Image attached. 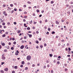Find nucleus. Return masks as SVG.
<instances>
[{"instance_id": "obj_51", "label": "nucleus", "mask_w": 73, "mask_h": 73, "mask_svg": "<svg viewBox=\"0 0 73 73\" xmlns=\"http://www.w3.org/2000/svg\"><path fill=\"white\" fill-rule=\"evenodd\" d=\"M56 60H54L53 61V62H54V63H56Z\"/></svg>"}, {"instance_id": "obj_50", "label": "nucleus", "mask_w": 73, "mask_h": 73, "mask_svg": "<svg viewBox=\"0 0 73 73\" xmlns=\"http://www.w3.org/2000/svg\"><path fill=\"white\" fill-rule=\"evenodd\" d=\"M50 57H52V54H50Z\"/></svg>"}, {"instance_id": "obj_20", "label": "nucleus", "mask_w": 73, "mask_h": 73, "mask_svg": "<svg viewBox=\"0 0 73 73\" xmlns=\"http://www.w3.org/2000/svg\"><path fill=\"white\" fill-rule=\"evenodd\" d=\"M36 12H37L38 13V12H40V11H39V10H36Z\"/></svg>"}, {"instance_id": "obj_52", "label": "nucleus", "mask_w": 73, "mask_h": 73, "mask_svg": "<svg viewBox=\"0 0 73 73\" xmlns=\"http://www.w3.org/2000/svg\"><path fill=\"white\" fill-rule=\"evenodd\" d=\"M70 50H71V49H70V48L69 47L68 48V50L69 51H70Z\"/></svg>"}, {"instance_id": "obj_16", "label": "nucleus", "mask_w": 73, "mask_h": 73, "mask_svg": "<svg viewBox=\"0 0 73 73\" xmlns=\"http://www.w3.org/2000/svg\"><path fill=\"white\" fill-rule=\"evenodd\" d=\"M13 44L15 45H16V42L15 41L14 42H13Z\"/></svg>"}, {"instance_id": "obj_9", "label": "nucleus", "mask_w": 73, "mask_h": 73, "mask_svg": "<svg viewBox=\"0 0 73 73\" xmlns=\"http://www.w3.org/2000/svg\"><path fill=\"white\" fill-rule=\"evenodd\" d=\"M15 54L16 55V56H18L19 54L17 52H16L15 53Z\"/></svg>"}, {"instance_id": "obj_61", "label": "nucleus", "mask_w": 73, "mask_h": 73, "mask_svg": "<svg viewBox=\"0 0 73 73\" xmlns=\"http://www.w3.org/2000/svg\"><path fill=\"white\" fill-rule=\"evenodd\" d=\"M27 46H28V45H26L25 46V48H27Z\"/></svg>"}, {"instance_id": "obj_30", "label": "nucleus", "mask_w": 73, "mask_h": 73, "mask_svg": "<svg viewBox=\"0 0 73 73\" xmlns=\"http://www.w3.org/2000/svg\"><path fill=\"white\" fill-rule=\"evenodd\" d=\"M27 7V5H23V7Z\"/></svg>"}, {"instance_id": "obj_37", "label": "nucleus", "mask_w": 73, "mask_h": 73, "mask_svg": "<svg viewBox=\"0 0 73 73\" xmlns=\"http://www.w3.org/2000/svg\"><path fill=\"white\" fill-rule=\"evenodd\" d=\"M4 51L5 52H6L7 51V50H6V49L5 50H4Z\"/></svg>"}, {"instance_id": "obj_2", "label": "nucleus", "mask_w": 73, "mask_h": 73, "mask_svg": "<svg viewBox=\"0 0 73 73\" xmlns=\"http://www.w3.org/2000/svg\"><path fill=\"white\" fill-rule=\"evenodd\" d=\"M31 59V56H28L27 57V60H30Z\"/></svg>"}, {"instance_id": "obj_32", "label": "nucleus", "mask_w": 73, "mask_h": 73, "mask_svg": "<svg viewBox=\"0 0 73 73\" xmlns=\"http://www.w3.org/2000/svg\"><path fill=\"white\" fill-rule=\"evenodd\" d=\"M14 10L15 11H17V9L15 8L14 9Z\"/></svg>"}, {"instance_id": "obj_46", "label": "nucleus", "mask_w": 73, "mask_h": 73, "mask_svg": "<svg viewBox=\"0 0 73 73\" xmlns=\"http://www.w3.org/2000/svg\"><path fill=\"white\" fill-rule=\"evenodd\" d=\"M62 42H64L65 41V40H61Z\"/></svg>"}, {"instance_id": "obj_27", "label": "nucleus", "mask_w": 73, "mask_h": 73, "mask_svg": "<svg viewBox=\"0 0 73 73\" xmlns=\"http://www.w3.org/2000/svg\"><path fill=\"white\" fill-rule=\"evenodd\" d=\"M17 66H15L14 68L15 69H17Z\"/></svg>"}, {"instance_id": "obj_25", "label": "nucleus", "mask_w": 73, "mask_h": 73, "mask_svg": "<svg viewBox=\"0 0 73 73\" xmlns=\"http://www.w3.org/2000/svg\"><path fill=\"white\" fill-rule=\"evenodd\" d=\"M27 3H28V4H31V3L30 1H28Z\"/></svg>"}, {"instance_id": "obj_34", "label": "nucleus", "mask_w": 73, "mask_h": 73, "mask_svg": "<svg viewBox=\"0 0 73 73\" xmlns=\"http://www.w3.org/2000/svg\"><path fill=\"white\" fill-rule=\"evenodd\" d=\"M34 24H37V22H34Z\"/></svg>"}, {"instance_id": "obj_22", "label": "nucleus", "mask_w": 73, "mask_h": 73, "mask_svg": "<svg viewBox=\"0 0 73 73\" xmlns=\"http://www.w3.org/2000/svg\"><path fill=\"white\" fill-rule=\"evenodd\" d=\"M2 46H4L5 45V44H4V43H2Z\"/></svg>"}, {"instance_id": "obj_33", "label": "nucleus", "mask_w": 73, "mask_h": 73, "mask_svg": "<svg viewBox=\"0 0 73 73\" xmlns=\"http://www.w3.org/2000/svg\"><path fill=\"white\" fill-rule=\"evenodd\" d=\"M57 63L58 64H60V62L57 61Z\"/></svg>"}, {"instance_id": "obj_47", "label": "nucleus", "mask_w": 73, "mask_h": 73, "mask_svg": "<svg viewBox=\"0 0 73 73\" xmlns=\"http://www.w3.org/2000/svg\"><path fill=\"white\" fill-rule=\"evenodd\" d=\"M58 46H60L61 45V44L59 43L58 44Z\"/></svg>"}, {"instance_id": "obj_4", "label": "nucleus", "mask_w": 73, "mask_h": 73, "mask_svg": "<svg viewBox=\"0 0 73 73\" xmlns=\"http://www.w3.org/2000/svg\"><path fill=\"white\" fill-rule=\"evenodd\" d=\"M67 14L68 16H69L70 14V11H68L67 12Z\"/></svg>"}, {"instance_id": "obj_8", "label": "nucleus", "mask_w": 73, "mask_h": 73, "mask_svg": "<svg viewBox=\"0 0 73 73\" xmlns=\"http://www.w3.org/2000/svg\"><path fill=\"white\" fill-rule=\"evenodd\" d=\"M0 72L2 73H4V71L3 70H1Z\"/></svg>"}, {"instance_id": "obj_49", "label": "nucleus", "mask_w": 73, "mask_h": 73, "mask_svg": "<svg viewBox=\"0 0 73 73\" xmlns=\"http://www.w3.org/2000/svg\"><path fill=\"white\" fill-rule=\"evenodd\" d=\"M10 6H11V7H13V5L12 4H11L10 5Z\"/></svg>"}, {"instance_id": "obj_48", "label": "nucleus", "mask_w": 73, "mask_h": 73, "mask_svg": "<svg viewBox=\"0 0 73 73\" xmlns=\"http://www.w3.org/2000/svg\"><path fill=\"white\" fill-rule=\"evenodd\" d=\"M14 12V10H13L11 11V13H13Z\"/></svg>"}, {"instance_id": "obj_1", "label": "nucleus", "mask_w": 73, "mask_h": 73, "mask_svg": "<svg viewBox=\"0 0 73 73\" xmlns=\"http://www.w3.org/2000/svg\"><path fill=\"white\" fill-rule=\"evenodd\" d=\"M5 55L4 54H3L2 56V57L1 59L3 60H5V57L4 56Z\"/></svg>"}, {"instance_id": "obj_60", "label": "nucleus", "mask_w": 73, "mask_h": 73, "mask_svg": "<svg viewBox=\"0 0 73 73\" xmlns=\"http://www.w3.org/2000/svg\"><path fill=\"white\" fill-rule=\"evenodd\" d=\"M33 16H35V13H33Z\"/></svg>"}, {"instance_id": "obj_55", "label": "nucleus", "mask_w": 73, "mask_h": 73, "mask_svg": "<svg viewBox=\"0 0 73 73\" xmlns=\"http://www.w3.org/2000/svg\"><path fill=\"white\" fill-rule=\"evenodd\" d=\"M9 45H11V42H9Z\"/></svg>"}, {"instance_id": "obj_45", "label": "nucleus", "mask_w": 73, "mask_h": 73, "mask_svg": "<svg viewBox=\"0 0 73 73\" xmlns=\"http://www.w3.org/2000/svg\"><path fill=\"white\" fill-rule=\"evenodd\" d=\"M32 66L33 67H35V65L33 64Z\"/></svg>"}, {"instance_id": "obj_15", "label": "nucleus", "mask_w": 73, "mask_h": 73, "mask_svg": "<svg viewBox=\"0 0 73 73\" xmlns=\"http://www.w3.org/2000/svg\"><path fill=\"white\" fill-rule=\"evenodd\" d=\"M55 34V32L54 31H52V34Z\"/></svg>"}, {"instance_id": "obj_13", "label": "nucleus", "mask_w": 73, "mask_h": 73, "mask_svg": "<svg viewBox=\"0 0 73 73\" xmlns=\"http://www.w3.org/2000/svg\"><path fill=\"white\" fill-rule=\"evenodd\" d=\"M24 18L25 19H27V16H25L24 17Z\"/></svg>"}, {"instance_id": "obj_17", "label": "nucleus", "mask_w": 73, "mask_h": 73, "mask_svg": "<svg viewBox=\"0 0 73 73\" xmlns=\"http://www.w3.org/2000/svg\"><path fill=\"white\" fill-rule=\"evenodd\" d=\"M14 49V48H13V47L11 48V50H13Z\"/></svg>"}, {"instance_id": "obj_42", "label": "nucleus", "mask_w": 73, "mask_h": 73, "mask_svg": "<svg viewBox=\"0 0 73 73\" xmlns=\"http://www.w3.org/2000/svg\"><path fill=\"white\" fill-rule=\"evenodd\" d=\"M48 31H50V29L49 28H48Z\"/></svg>"}, {"instance_id": "obj_5", "label": "nucleus", "mask_w": 73, "mask_h": 73, "mask_svg": "<svg viewBox=\"0 0 73 73\" xmlns=\"http://www.w3.org/2000/svg\"><path fill=\"white\" fill-rule=\"evenodd\" d=\"M8 69L7 68H6L4 69V71H8Z\"/></svg>"}, {"instance_id": "obj_21", "label": "nucleus", "mask_w": 73, "mask_h": 73, "mask_svg": "<svg viewBox=\"0 0 73 73\" xmlns=\"http://www.w3.org/2000/svg\"><path fill=\"white\" fill-rule=\"evenodd\" d=\"M4 64H5V62H2L1 65H3Z\"/></svg>"}, {"instance_id": "obj_26", "label": "nucleus", "mask_w": 73, "mask_h": 73, "mask_svg": "<svg viewBox=\"0 0 73 73\" xmlns=\"http://www.w3.org/2000/svg\"><path fill=\"white\" fill-rule=\"evenodd\" d=\"M20 67L21 68H23V65H21L20 66Z\"/></svg>"}, {"instance_id": "obj_41", "label": "nucleus", "mask_w": 73, "mask_h": 73, "mask_svg": "<svg viewBox=\"0 0 73 73\" xmlns=\"http://www.w3.org/2000/svg\"><path fill=\"white\" fill-rule=\"evenodd\" d=\"M64 65L65 66H67V64H64Z\"/></svg>"}, {"instance_id": "obj_29", "label": "nucleus", "mask_w": 73, "mask_h": 73, "mask_svg": "<svg viewBox=\"0 0 73 73\" xmlns=\"http://www.w3.org/2000/svg\"><path fill=\"white\" fill-rule=\"evenodd\" d=\"M36 33L37 34H38L39 33V32L38 31H36Z\"/></svg>"}, {"instance_id": "obj_63", "label": "nucleus", "mask_w": 73, "mask_h": 73, "mask_svg": "<svg viewBox=\"0 0 73 73\" xmlns=\"http://www.w3.org/2000/svg\"><path fill=\"white\" fill-rule=\"evenodd\" d=\"M46 62V63H49V61H48V60H47Z\"/></svg>"}, {"instance_id": "obj_58", "label": "nucleus", "mask_w": 73, "mask_h": 73, "mask_svg": "<svg viewBox=\"0 0 73 73\" xmlns=\"http://www.w3.org/2000/svg\"><path fill=\"white\" fill-rule=\"evenodd\" d=\"M68 60L69 61H70L71 60V59H70V58H68Z\"/></svg>"}, {"instance_id": "obj_43", "label": "nucleus", "mask_w": 73, "mask_h": 73, "mask_svg": "<svg viewBox=\"0 0 73 73\" xmlns=\"http://www.w3.org/2000/svg\"><path fill=\"white\" fill-rule=\"evenodd\" d=\"M54 57H57V55H55L54 56Z\"/></svg>"}, {"instance_id": "obj_39", "label": "nucleus", "mask_w": 73, "mask_h": 73, "mask_svg": "<svg viewBox=\"0 0 73 73\" xmlns=\"http://www.w3.org/2000/svg\"><path fill=\"white\" fill-rule=\"evenodd\" d=\"M40 48H42V47H43V46H42V45H41L40 46Z\"/></svg>"}, {"instance_id": "obj_28", "label": "nucleus", "mask_w": 73, "mask_h": 73, "mask_svg": "<svg viewBox=\"0 0 73 73\" xmlns=\"http://www.w3.org/2000/svg\"><path fill=\"white\" fill-rule=\"evenodd\" d=\"M21 42H22V43H23H23L25 42V41H24H24L22 40Z\"/></svg>"}, {"instance_id": "obj_53", "label": "nucleus", "mask_w": 73, "mask_h": 73, "mask_svg": "<svg viewBox=\"0 0 73 73\" xmlns=\"http://www.w3.org/2000/svg\"><path fill=\"white\" fill-rule=\"evenodd\" d=\"M43 12H44V10H42V11H41V13H43Z\"/></svg>"}, {"instance_id": "obj_24", "label": "nucleus", "mask_w": 73, "mask_h": 73, "mask_svg": "<svg viewBox=\"0 0 73 73\" xmlns=\"http://www.w3.org/2000/svg\"><path fill=\"white\" fill-rule=\"evenodd\" d=\"M53 3H54V2H53V1H51V4H53Z\"/></svg>"}, {"instance_id": "obj_18", "label": "nucleus", "mask_w": 73, "mask_h": 73, "mask_svg": "<svg viewBox=\"0 0 73 73\" xmlns=\"http://www.w3.org/2000/svg\"><path fill=\"white\" fill-rule=\"evenodd\" d=\"M22 64H23H23H24V61H22Z\"/></svg>"}, {"instance_id": "obj_44", "label": "nucleus", "mask_w": 73, "mask_h": 73, "mask_svg": "<svg viewBox=\"0 0 73 73\" xmlns=\"http://www.w3.org/2000/svg\"><path fill=\"white\" fill-rule=\"evenodd\" d=\"M24 39H27V37L26 36H24Z\"/></svg>"}, {"instance_id": "obj_14", "label": "nucleus", "mask_w": 73, "mask_h": 73, "mask_svg": "<svg viewBox=\"0 0 73 73\" xmlns=\"http://www.w3.org/2000/svg\"><path fill=\"white\" fill-rule=\"evenodd\" d=\"M21 32V31H19L17 32V33H20Z\"/></svg>"}, {"instance_id": "obj_19", "label": "nucleus", "mask_w": 73, "mask_h": 73, "mask_svg": "<svg viewBox=\"0 0 73 73\" xmlns=\"http://www.w3.org/2000/svg\"><path fill=\"white\" fill-rule=\"evenodd\" d=\"M25 70H28V68L27 67H25Z\"/></svg>"}, {"instance_id": "obj_23", "label": "nucleus", "mask_w": 73, "mask_h": 73, "mask_svg": "<svg viewBox=\"0 0 73 73\" xmlns=\"http://www.w3.org/2000/svg\"><path fill=\"white\" fill-rule=\"evenodd\" d=\"M30 27H29L27 28V30H30Z\"/></svg>"}, {"instance_id": "obj_11", "label": "nucleus", "mask_w": 73, "mask_h": 73, "mask_svg": "<svg viewBox=\"0 0 73 73\" xmlns=\"http://www.w3.org/2000/svg\"><path fill=\"white\" fill-rule=\"evenodd\" d=\"M6 36V35H5L4 34L2 35V37H5Z\"/></svg>"}, {"instance_id": "obj_59", "label": "nucleus", "mask_w": 73, "mask_h": 73, "mask_svg": "<svg viewBox=\"0 0 73 73\" xmlns=\"http://www.w3.org/2000/svg\"><path fill=\"white\" fill-rule=\"evenodd\" d=\"M12 73H15V72L14 71H13L12 72Z\"/></svg>"}, {"instance_id": "obj_3", "label": "nucleus", "mask_w": 73, "mask_h": 73, "mask_svg": "<svg viewBox=\"0 0 73 73\" xmlns=\"http://www.w3.org/2000/svg\"><path fill=\"white\" fill-rule=\"evenodd\" d=\"M24 48V45H23L21 46L20 47V48L21 49H23Z\"/></svg>"}, {"instance_id": "obj_31", "label": "nucleus", "mask_w": 73, "mask_h": 73, "mask_svg": "<svg viewBox=\"0 0 73 73\" xmlns=\"http://www.w3.org/2000/svg\"><path fill=\"white\" fill-rule=\"evenodd\" d=\"M5 23H2V25H5Z\"/></svg>"}, {"instance_id": "obj_62", "label": "nucleus", "mask_w": 73, "mask_h": 73, "mask_svg": "<svg viewBox=\"0 0 73 73\" xmlns=\"http://www.w3.org/2000/svg\"><path fill=\"white\" fill-rule=\"evenodd\" d=\"M51 73H53V71L52 70L51 71Z\"/></svg>"}, {"instance_id": "obj_57", "label": "nucleus", "mask_w": 73, "mask_h": 73, "mask_svg": "<svg viewBox=\"0 0 73 73\" xmlns=\"http://www.w3.org/2000/svg\"><path fill=\"white\" fill-rule=\"evenodd\" d=\"M19 11H22V10H21V9H19Z\"/></svg>"}, {"instance_id": "obj_6", "label": "nucleus", "mask_w": 73, "mask_h": 73, "mask_svg": "<svg viewBox=\"0 0 73 73\" xmlns=\"http://www.w3.org/2000/svg\"><path fill=\"white\" fill-rule=\"evenodd\" d=\"M56 24H58V25L59 24V22H58L57 21H56Z\"/></svg>"}, {"instance_id": "obj_36", "label": "nucleus", "mask_w": 73, "mask_h": 73, "mask_svg": "<svg viewBox=\"0 0 73 73\" xmlns=\"http://www.w3.org/2000/svg\"><path fill=\"white\" fill-rule=\"evenodd\" d=\"M12 40H15V39L14 38H12Z\"/></svg>"}, {"instance_id": "obj_56", "label": "nucleus", "mask_w": 73, "mask_h": 73, "mask_svg": "<svg viewBox=\"0 0 73 73\" xmlns=\"http://www.w3.org/2000/svg\"><path fill=\"white\" fill-rule=\"evenodd\" d=\"M29 9H31V8H32V7H29Z\"/></svg>"}, {"instance_id": "obj_40", "label": "nucleus", "mask_w": 73, "mask_h": 73, "mask_svg": "<svg viewBox=\"0 0 73 73\" xmlns=\"http://www.w3.org/2000/svg\"><path fill=\"white\" fill-rule=\"evenodd\" d=\"M24 14H27V13L26 11H25L24 12Z\"/></svg>"}, {"instance_id": "obj_38", "label": "nucleus", "mask_w": 73, "mask_h": 73, "mask_svg": "<svg viewBox=\"0 0 73 73\" xmlns=\"http://www.w3.org/2000/svg\"><path fill=\"white\" fill-rule=\"evenodd\" d=\"M44 46H46V44H44Z\"/></svg>"}, {"instance_id": "obj_64", "label": "nucleus", "mask_w": 73, "mask_h": 73, "mask_svg": "<svg viewBox=\"0 0 73 73\" xmlns=\"http://www.w3.org/2000/svg\"><path fill=\"white\" fill-rule=\"evenodd\" d=\"M39 22L40 23H42V21H40Z\"/></svg>"}, {"instance_id": "obj_54", "label": "nucleus", "mask_w": 73, "mask_h": 73, "mask_svg": "<svg viewBox=\"0 0 73 73\" xmlns=\"http://www.w3.org/2000/svg\"><path fill=\"white\" fill-rule=\"evenodd\" d=\"M68 70V69H67V68H66L65 69V71H67V70Z\"/></svg>"}, {"instance_id": "obj_12", "label": "nucleus", "mask_w": 73, "mask_h": 73, "mask_svg": "<svg viewBox=\"0 0 73 73\" xmlns=\"http://www.w3.org/2000/svg\"><path fill=\"white\" fill-rule=\"evenodd\" d=\"M32 20H31V21L30 22V24H32Z\"/></svg>"}, {"instance_id": "obj_7", "label": "nucleus", "mask_w": 73, "mask_h": 73, "mask_svg": "<svg viewBox=\"0 0 73 73\" xmlns=\"http://www.w3.org/2000/svg\"><path fill=\"white\" fill-rule=\"evenodd\" d=\"M28 35L29 36V37H31L32 36V35L31 34H28Z\"/></svg>"}, {"instance_id": "obj_10", "label": "nucleus", "mask_w": 73, "mask_h": 73, "mask_svg": "<svg viewBox=\"0 0 73 73\" xmlns=\"http://www.w3.org/2000/svg\"><path fill=\"white\" fill-rule=\"evenodd\" d=\"M36 43V44H38V41L37 40H36L35 41Z\"/></svg>"}, {"instance_id": "obj_35", "label": "nucleus", "mask_w": 73, "mask_h": 73, "mask_svg": "<svg viewBox=\"0 0 73 73\" xmlns=\"http://www.w3.org/2000/svg\"><path fill=\"white\" fill-rule=\"evenodd\" d=\"M5 34H6V35H7L8 34V32H6V33H5Z\"/></svg>"}]
</instances>
